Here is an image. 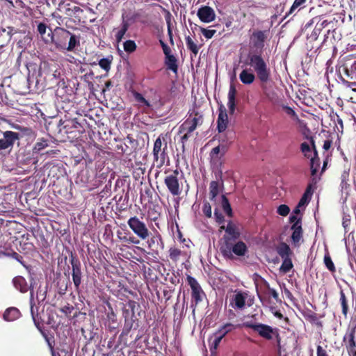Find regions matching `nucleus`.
<instances>
[{
    "instance_id": "5",
    "label": "nucleus",
    "mask_w": 356,
    "mask_h": 356,
    "mask_svg": "<svg viewBox=\"0 0 356 356\" xmlns=\"http://www.w3.org/2000/svg\"><path fill=\"white\" fill-rule=\"evenodd\" d=\"M220 250L222 256L228 259H233L234 254L238 257H243L248 252L247 245L242 241H239L234 244L226 241L224 245H221Z\"/></svg>"
},
{
    "instance_id": "50",
    "label": "nucleus",
    "mask_w": 356,
    "mask_h": 356,
    "mask_svg": "<svg viewBox=\"0 0 356 356\" xmlns=\"http://www.w3.org/2000/svg\"><path fill=\"white\" fill-rule=\"evenodd\" d=\"M349 175H350V169H346L344 170L341 175V187L343 189H346L349 184H348V181L349 180Z\"/></svg>"
},
{
    "instance_id": "61",
    "label": "nucleus",
    "mask_w": 356,
    "mask_h": 356,
    "mask_svg": "<svg viewBox=\"0 0 356 356\" xmlns=\"http://www.w3.org/2000/svg\"><path fill=\"white\" fill-rule=\"evenodd\" d=\"M118 149H121L122 153L127 155H131L134 151V149L129 147L126 143H124V145H118Z\"/></svg>"
},
{
    "instance_id": "49",
    "label": "nucleus",
    "mask_w": 356,
    "mask_h": 356,
    "mask_svg": "<svg viewBox=\"0 0 356 356\" xmlns=\"http://www.w3.org/2000/svg\"><path fill=\"white\" fill-rule=\"evenodd\" d=\"M343 71L348 77L353 78V76H356V60L353 62L350 66L346 63L343 67Z\"/></svg>"
},
{
    "instance_id": "19",
    "label": "nucleus",
    "mask_w": 356,
    "mask_h": 356,
    "mask_svg": "<svg viewBox=\"0 0 356 356\" xmlns=\"http://www.w3.org/2000/svg\"><path fill=\"white\" fill-rule=\"evenodd\" d=\"M130 26L131 23L129 22V19L122 14L120 26L118 28L113 29V31L115 32V40L117 43H120L122 40Z\"/></svg>"
},
{
    "instance_id": "48",
    "label": "nucleus",
    "mask_w": 356,
    "mask_h": 356,
    "mask_svg": "<svg viewBox=\"0 0 356 356\" xmlns=\"http://www.w3.org/2000/svg\"><path fill=\"white\" fill-rule=\"evenodd\" d=\"M324 264L326 266V268L331 272V273H335L336 272V267L332 260V258L330 255V253L327 251L326 253L324 255L323 259Z\"/></svg>"
},
{
    "instance_id": "44",
    "label": "nucleus",
    "mask_w": 356,
    "mask_h": 356,
    "mask_svg": "<svg viewBox=\"0 0 356 356\" xmlns=\"http://www.w3.org/2000/svg\"><path fill=\"white\" fill-rule=\"evenodd\" d=\"M293 267L291 257L283 258L282 264L280 268V270L284 273H289Z\"/></svg>"
},
{
    "instance_id": "20",
    "label": "nucleus",
    "mask_w": 356,
    "mask_h": 356,
    "mask_svg": "<svg viewBox=\"0 0 356 356\" xmlns=\"http://www.w3.org/2000/svg\"><path fill=\"white\" fill-rule=\"evenodd\" d=\"M265 289H264L263 294H259V298L261 302L264 304L265 302L270 303V297H273L276 302L280 301L279 298L278 293L274 289L270 287L269 284L264 280Z\"/></svg>"
},
{
    "instance_id": "53",
    "label": "nucleus",
    "mask_w": 356,
    "mask_h": 356,
    "mask_svg": "<svg viewBox=\"0 0 356 356\" xmlns=\"http://www.w3.org/2000/svg\"><path fill=\"white\" fill-rule=\"evenodd\" d=\"M124 50L128 54L134 52L137 49V45L135 41L131 40H126L123 44Z\"/></svg>"
},
{
    "instance_id": "28",
    "label": "nucleus",
    "mask_w": 356,
    "mask_h": 356,
    "mask_svg": "<svg viewBox=\"0 0 356 356\" xmlns=\"http://www.w3.org/2000/svg\"><path fill=\"white\" fill-rule=\"evenodd\" d=\"M15 288L21 293H26L30 289L26 280L22 276H16L13 280Z\"/></svg>"
},
{
    "instance_id": "31",
    "label": "nucleus",
    "mask_w": 356,
    "mask_h": 356,
    "mask_svg": "<svg viewBox=\"0 0 356 356\" xmlns=\"http://www.w3.org/2000/svg\"><path fill=\"white\" fill-rule=\"evenodd\" d=\"M276 251L282 259L291 257L293 255V252L289 245L284 242H281L278 244L276 247Z\"/></svg>"
},
{
    "instance_id": "47",
    "label": "nucleus",
    "mask_w": 356,
    "mask_h": 356,
    "mask_svg": "<svg viewBox=\"0 0 356 356\" xmlns=\"http://www.w3.org/2000/svg\"><path fill=\"white\" fill-rule=\"evenodd\" d=\"M159 242L163 243L161 235L158 232L147 241L149 248H157Z\"/></svg>"
},
{
    "instance_id": "11",
    "label": "nucleus",
    "mask_w": 356,
    "mask_h": 356,
    "mask_svg": "<svg viewBox=\"0 0 356 356\" xmlns=\"http://www.w3.org/2000/svg\"><path fill=\"white\" fill-rule=\"evenodd\" d=\"M269 30H254L250 36V40L252 47L255 49H262L269 35Z\"/></svg>"
},
{
    "instance_id": "8",
    "label": "nucleus",
    "mask_w": 356,
    "mask_h": 356,
    "mask_svg": "<svg viewBox=\"0 0 356 356\" xmlns=\"http://www.w3.org/2000/svg\"><path fill=\"white\" fill-rule=\"evenodd\" d=\"M70 257L72 269V281L75 287V291L79 292L82 281L81 264L76 254L72 251L70 252Z\"/></svg>"
},
{
    "instance_id": "9",
    "label": "nucleus",
    "mask_w": 356,
    "mask_h": 356,
    "mask_svg": "<svg viewBox=\"0 0 356 356\" xmlns=\"http://www.w3.org/2000/svg\"><path fill=\"white\" fill-rule=\"evenodd\" d=\"M356 325L348 328L343 337V342L349 356L356 355Z\"/></svg>"
},
{
    "instance_id": "38",
    "label": "nucleus",
    "mask_w": 356,
    "mask_h": 356,
    "mask_svg": "<svg viewBox=\"0 0 356 356\" xmlns=\"http://www.w3.org/2000/svg\"><path fill=\"white\" fill-rule=\"evenodd\" d=\"M224 337L221 334H218V332L216 331L214 333L213 337L209 339L210 351L211 353H214L217 350L220 341Z\"/></svg>"
},
{
    "instance_id": "16",
    "label": "nucleus",
    "mask_w": 356,
    "mask_h": 356,
    "mask_svg": "<svg viewBox=\"0 0 356 356\" xmlns=\"http://www.w3.org/2000/svg\"><path fill=\"white\" fill-rule=\"evenodd\" d=\"M47 131L49 134L54 136H64L63 134V121L57 118H53L46 124Z\"/></svg>"
},
{
    "instance_id": "37",
    "label": "nucleus",
    "mask_w": 356,
    "mask_h": 356,
    "mask_svg": "<svg viewBox=\"0 0 356 356\" xmlns=\"http://www.w3.org/2000/svg\"><path fill=\"white\" fill-rule=\"evenodd\" d=\"M306 1L307 0H295L289 10L286 13L284 19H286L290 15H296L297 13V12H296V10L299 11L303 8L305 7L304 4L305 3Z\"/></svg>"
},
{
    "instance_id": "59",
    "label": "nucleus",
    "mask_w": 356,
    "mask_h": 356,
    "mask_svg": "<svg viewBox=\"0 0 356 356\" xmlns=\"http://www.w3.org/2000/svg\"><path fill=\"white\" fill-rule=\"evenodd\" d=\"M277 212L282 216H286L290 212V209L286 204H281L278 207Z\"/></svg>"
},
{
    "instance_id": "17",
    "label": "nucleus",
    "mask_w": 356,
    "mask_h": 356,
    "mask_svg": "<svg viewBox=\"0 0 356 356\" xmlns=\"http://www.w3.org/2000/svg\"><path fill=\"white\" fill-rule=\"evenodd\" d=\"M197 16L204 23H210L216 19L214 10L208 6H201L197 10Z\"/></svg>"
},
{
    "instance_id": "4",
    "label": "nucleus",
    "mask_w": 356,
    "mask_h": 356,
    "mask_svg": "<svg viewBox=\"0 0 356 356\" xmlns=\"http://www.w3.org/2000/svg\"><path fill=\"white\" fill-rule=\"evenodd\" d=\"M49 29L50 32L48 33L49 38L47 39L46 42H51L56 49L65 51L71 32L60 26H56L54 31L51 28Z\"/></svg>"
},
{
    "instance_id": "3",
    "label": "nucleus",
    "mask_w": 356,
    "mask_h": 356,
    "mask_svg": "<svg viewBox=\"0 0 356 356\" xmlns=\"http://www.w3.org/2000/svg\"><path fill=\"white\" fill-rule=\"evenodd\" d=\"M168 143L163 134L159 135L156 139L153 147L154 164L157 168H161L168 158Z\"/></svg>"
},
{
    "instance_id": "63",
    "label": "nucleus",
    "mask_w": 356,
    "mask_h": 356,
    "mask_svg": "<svg viewBox=\"0 0 356 356\" xmlns=\"http://www.w3.org/2000/svg\"><path fill=\"white\" fill-rule=\"evenodd\" d=\"M202 211L207 218L211 217V206L209 202H205L203 205Z\"/></svg>"
},
{
    "instance_id": "43",
    "label": "nucleus",
    "mask_w": 356,
    "mask_h": 356,
    "mask_svg": "<svg viewBox=\"0 0 356 356\" xmlns=\"http://www.w3.org/2000/svg\"><path fill=\"white\" fill-rule=\"evenodd\" d=\"M185 40L188 49L190 50L194 54V56H196L199 52V47L197 44L189 35L186 36Z\"/></svg>"
},
{
    "instance_id": "6",
    "label": "nucleus",
    "mask_w": 356,
    "mask_h": 356,
    "mask_svg": "<svg viewBox=\"0 0 356 356\" xmlns=\"http://www.w3.org/2000/svg\"><path fill=\"white\" fill-rule=\"evenodd\" d=\"M168 172L169 170L165 171L166 175L164 178V184L172 196H179L181 193V183L179 179V172L176 169L169 174Z\"/></svg>"
},
{
    "instance_id": "36",
    "label": "nucleus",
    "mask_w": 356,
    "mask_h": 356,
    "mask_svg": "<svg viewBox=\"0 0 356 356\" xmlns=\"http://www.w3.org/2000/svg\"><path fill=\"white\" fill-rule=\"evenodd\" d=\"M165 65L168 70H171L175 74L178 72L177 59L174 55H170L165 58Z\"/></svg>"
},
{
    "instance_id": "22",
    "label": "nucleus",
    "mask_w": 356,
    "mask_h": 356,
    "mask_svg": "<svg viewBox=\"0 0 356 356\" xmlns=\"http://www.w3.org/2000/svg\"><path fill=\"white\" fill-rule=\"evenodd\" d=\"M108 308L110 311L106 313L104 324L109 331L113 332L118 328L119 323L117 318V315L114 312L113 308L110 305L108 306Z\"/></svg>"
},
{
    "instance_id": "60",
    "label": "nucleus",
    "mask_w": 356,
    "mask_h": 356,
    "mask_svg": "<svg viewBox=\"0 0 356 356\" xmlns=\"http://www.w3.org/2000/svg\"><path fill=\"white\" fill-rule=\"evenodd\" d=\"M306 138L307 140H309L311 143L310 147L312 149V152H313V153H314V156L312 158H316V159H317L318 160V152L316 150V147L315 145V141H314V137L313 136H306Z\"/></svg>"
},
{
    "instance_id": "12",
    "label": "nucleus",
    "mask_w": 356,
    "mask_h": 356,
    "mask_svg": "<svg viewBox=\"0 0 356 356\" xmlns=\"http://www.w3.org/2000/svg\"><path fill=\"white\" fill-rule=\"evenodd\" d=\"M84 129L81 124L78 121L77 118L68 119L63 121V134H74L72 138L76 136V134L79 135L83 133Z\"/></svg>"
},
{
    "instance_id": "13",
    "label": "nucleus",
    "mask_w": 356,
    "mask_h": 356,
    "mask_svg": "<svg viewBox=\"0 0 356 356\" xmlns=\"http://www.w3.org/2000/svg\"><path fill=\"white\" fill-rule=\"evenodd\" d=\"M3 138H0V151L7 149H11L15 142L19 139V134L12 131L3 133Z\"/></svg>"
},
{
    "instance_id": "23",
    "label": "nucleus",
    "mask_w": 356,
    "mask_h": 356,
    "mask_svg": "<svg viewBox=\"0 0 356 356\" xmlns=\"http://www.w3.org/2000/svg\"><path fill=\"white\" fill-rule=\"evenodd\" d=\"M248 293L242 291H238L233 296L230 302V305L236 309H241L245 305V300L247 299Z\"/></svg>"
},
{
    "instance_id": "30",
    "label": "nucleus",
    "mask_w": 356,
    "mask_h": 356,
    "mask_svg": "<svg viewBox=\"0 0 356 356\" xmlns=\"http://www.w3.org/2000/svg\"><path fill=\"white\" fill-rule=\"evenodd\" d=\"M117 236L120 241L129 244L138 245L140 243L139 239L131 235L129 232H122L118 230L117 232Z\"/></svg>"
},
{
    "instance_id": "39",
    "label": "nucleus",
    "mask_w": 356,
    "mask_h": 356,
    "mask_svg": "<svg viewBox=\"0 0 356 356\" xmlns=\"http://www.w3.org/2000/svg\"><path fill=\"white\" fill-rule=\"evenodd\" d=\"M312 194H313V190H312V184H309L298 202V207H303L305 204H308V202H309V199L311 198Z\"/></svg>"
},
{
    "instance_id": "52",
    "label": "nucleus",
    "mask_w": 356,
    "mask_h": 356,
    "mask_svg": "<svg viewBox=\"0 0 356 356\" xmlns=\"http://www.w3.org/2000/svg\"><path fill=\"white\" fill-rule=\"evenodd\" d=\"M340 302L342 307V314L346 317L348 312V300L345 293L342 290L340 291Z\"/></svg>"
},
{
    "instance_id": "41",
    "label": "nucleus",
    "mask_w": 356,
    "mask_h": 356,
    "mask_svg": "<svg viewBox=\"0 0 356 356\" xmlns=\"http://www.w3.org/2000/svg\"><path fill=\"white\" fill-rule=\"evenodd\" d=\"M72 8V5L70 3L67 2L65 0H60L58 5V10L61 13H63L68 17H72V13H70V10Z\"/></svg>"
},
{
    "instance_id": "58",
    "label": "nucleus",
    "mask_w": 356,
    "mask_h": 356,
    "mask_svg": "<svg viewBox=\"0 0 356 356\" xmlns=\"http://www.w3.org/2000/svg\"><path fill=\"white\" fill-rule=\"evenodd\" d=\"M200 30L202 35L207 38V39H211L213 37L215 33H216V31L214 29H207L203 27H200Z\"/></svg>"
},
{
    "instance_id": "29",
    "label": "nucleus",
    "mask_w": 356,
    "mask_h": 356,
    "mask_svg": "<svg viewBox=\"0 0 356 356\" xmlns=\"http://www.w3.org/2000/svg\"><path fill=\"white\" fill-rule=\"evenodd\" d=\"M21 316L20 311L14 307L6 309L3 314V318L6 321H14Z\"/></svg>"
},
{
    "instance_id": "2",
    "label": "nucleus",
    "mask_w": 356,
    "mask_h": 356,
    "mask_svg": "<svg viewBox=\"0 0 356 356\" xmlns=\"http://www.w3.org/2000/svg\"><path fill=\"white\" fill-rule=\"evenodd\" d=\"M243 326L246 328H250L258 334L266 339L271 340L273 337L276 339L277 346L279 349L281 348V337L279 334L278 328H273L271 326L263 323H255L252 321H246L243 323Z\"/></svg>"
},
{
    "instance_id": "35",
    "label": "nucleus",
    "mask_w": 356,
    "mask_h": 356,
    "mask_svg": "<svg viewBox=\"0 0 356 356\" xmlns=\"http://www.w3.org/2000/svg\"><path fill=\"white\" fill-rule=\"evenodd\" d=\"M239 79L243 84L250 85L254 81L256 76L253 72L243 70L239 74Z\"/></svg>"
},
{
    "instance_id": "7",
    "label": "nucleus",
    "mask_w": 356,
    "mask_h": 356,
    "mask_svg": "<svg viewBox=\"0 0 356 356\" xmlns=\"http://www.w3.org/2000/svg\"><path fill=\"white\" fill-rule=\"evenodd\" d=\"M127 224L131 231L141 240H145L149 236L150 232L146 224L137 216L131 217Z\"/></svg>"
},
{
    "instance_id": "40",
    "label": "nucleus",
    "mask_w": 356,
    "mask_h": 356,
    "mask_svg": "<svg viewBox=\"0 0 356 356\" xmlns=\"http://www.w3.org/2000/svg\"><path fill=\"white\" fill-rule=\"evenodd\" d=\"M304 317L306 320L309 321L312 323L315 324L318 327H322L323 323L321 321H320L318 318L317 314L309 310L308 312L303 314Z\"/></svg>"
},
{
    "instance_id": "27",
    "label": "nucleus",
    "mask_w": 356,
    "mask_h": 356,
    "mask_svg": "<svg viewBox=\"0 0 356 356\" xmlns=\"http://www.w3.org/2000/svg\"><path fill=\"white\" fill-rule=\"evenodd\" d=\"M186 120L189 121L190 125L195 130L198 126L203 124L204 119L200 113L193 109Z\"/></svg>"
},
{
    "instance_id": "33",
    "label": "nucleus",
    "mask_w": 356,
    "mask_h": 356,
    "mask_svg": "<svg viewBox=\"0 0 356 356\" xmlns=\"http://www.w3.org/2000/svg\"><path fill=\"white\" fill-rule=\"evenodd\" d=\"M225 230V232L229 234L233 240H236L240 236V232L237 229L235 224H234L232 221H229L227 226H222L220 227Z\"/></svg>"
},
{
    "instance_id": "24",
    "label": "nucleus",
    "mask_w": 356,
    "mask_h": 356,
    "mask_svg": "<svg viewBox=\"0 0 356 356\" xmlns=\"http://www.w3.org/2000/svg\"><path fill=\"white\" fill-rule=\"evenodd\" d=\"M227 149V145L225 144H220L213 148L209 154L211 162L217 163L225 154Z\"/></svg>"
},
{
    "instance_id": "54",
    "label": "nucleus",
    "mask_w": 356,
    "mask_h": 356,
    "mask_svg": "<svg viewBox=\"0 0 356 356\" xmlns=\"http://www.w3.org/2000/svg\"><path fill=\"white\" fill-rule=\"evenodd\" d=\"M300 151L306 158L311 159L313 157L311 147L307 143L304 142L301 143Z\"/></svg>"
},
{
    "instance_id": "25",
    "label": "nucleus",
    "mask_w": 356,
    "mask_h": 356,
    "mask_svg": "<svg viewBox=\"0 0 356 356\" xmlns=\"http://www.w3.org/2000/svg\"><path fill=\"white\" fill-rule=\"evenodd\" d=\"M330 24L327 20H323L322 22H317L316 24L313 29L312 32L309 35L307 34V38L311 41H316L322 31Z\"/></svg>"
},
{
    "instance_id": "46",
    "label": "nucleus",
    "mask_w": 356,
    "mask_h": 356,
    "mask_svg": "<svg viewBox=\"0 0 356 356\" xmlns=\"http://www.w3.org/2000/svg\"><path fill=\"white\" fill-rule=\"evenodd\" d=\"M222 208L224 212L229 216H233L232 209L231 207L229 200L227 198L225 195H222Z\"/></svg>"
},
{
    "instance_id": "42",
    "label": "nucleus",
    "mask_w": 356,
    "mask_h": 356,
    "mask_svg": "<svg viewBox=\"0 0 356 356\" xmlns=\"http://www.w3.org/2000/svg\"><path fill=\"white\" fill-rule=\"evenodd\" d=\"M219 193V184L216 181H211L209 184V198L211 201L215 200Z\"/></svg>"
},
{
    "instance_id": "15",
    "label": "nucleus",
    "mask_w": 356,
    "mask_h": 356,
    "mask_svg": "<svg viewBox=\"0 0 356 356\" xmlns=\"http://www.w3.org/2000/svg\"><path fill=\"white\" fill-rule=\"evenodd\" d=\"M292 234L291 236V238L292 243L295 247H299L301 242L303 241V229L302 227V220L301 218L295 222L291 227Z\"/></svg>"
},
{
    "instance_id": "18",
    "label": "nucleus",
    "mask_w": 356,
    "mask_h": 356,
    "mask_svg": "<svg viewBox=\"0 0 356 356\" xmlns=\"http://www.w3.org/2000/svg\"><path fill=\"white\" fill-rule=\"evenodd\" d=\"M194 129L190 125L189 121L185 120L179 127L178 135L180 136V143L182 144L183 150L185 148V144L191 137V133L194 131Z\"/></svg>"
},
{
    "instance_id": "10",
    "label": "nucleus",
    "mask_w": 356,
    "mask_h": 356,
    "mask_svg": "<svg viewBox=\"0 0 356 356\" xmlns=\"http://www.w3.org/2000/svg\"><path fill=\"white\" fill-rule=\"evenodd\" d=\"M187 282L188 285L191 289V297L193 300H194L195 305L193 307V312H194L195 310V307L197 304L202 301V298L205 296L204 291L202 290L201 286L197 282L196 279L194 277L188 275Z\"/></svg>"
},
{
    "instance_id": "62",
    "label": "nucleus",
    "mask_w": 356,
    "mask_h": 356,
    "mask_svg": "<svg viewBox=\"0 0 356 356\" xmlns=\"http://www.w3.org/2000/svg\"><path fill=\"white\" fill-rule=\"evenodd\" d=\"M47 25L43 23V22H40L38 25V28H37V30H38V32L40 33V35H41V37L46 41L47 39H44V35L46 33V31H47Z\"/></svg>"
},
{
    "instance_id": "51",
    "label": "nucleus",
    "mask_w": 356,
    "mask_h": 356,
    "mask_svg": "<svg viewBox=\"0 0 356 356\" xmlns=\"http://www.w3.org/2000/svg\"><path fill=\"white\" fill-rule=\"evenodd\" d=\"M183 254L184 252L177 248H170L169 250V257L175 262H177Z\"/></svg>"
},
{
    "instance_id": "26",
    "label": "nucleus",
    "mask_w": 356,
    "mask_h": 356,
    "mask_svg": "<svg viewBox=\"0 0 356 356\" xmlns=\"http://www.w3.org/2000/svg\"><path fill=\"white\" fill-rule=\"evenodd\" d=\"M237 90L234 83H231L228 92V102L227 106L229 108V113L232 115L234 113L236 109V97Z\"/></svg>"
},
{
    "instance_id": "45",
    "label": "nucleus",
    "mask_w": 356,
    "mask_h": 356,
    "mask_svg": "<svg viewBox=\"0 0 356 356\" xmlns=\"http://www.w3.org/2000/svg\"><path fill=\"white\" fill-rule=\"evenodd\" d=\"M238 326V325H237L228 323L221 326L217 331L218 332V334H221L225 337L227 334L237 328Z\"/></svg>"
},
{
    "instance_id": "21",
    "label": "nucleus",
    "mask_w": 356,
    "mask_h": 356,
    "mask_svg": "<svg viewBox=\"0 0 356 356\" xmlns=\"http://www.w3.org/2000/svg\"><path fill=\"white\" fill-rule=\"evenodd\" d=\"M218 116L217 119V129L218 132L222 133L227 129L228 124V116L227 111L223 104H220L218 108Z\"/></svg>"
},
{
    "instance_id": "14",
    "label": "nucleus",
    "mask_w": 356,
    "mask_h": 356,
    "mask_svg": "<svg viewBox=\"0 0 356 356\" xmlns=\"http://www.w3.org/2000/svg\"><path fill=\"white\" fill-rule=\"evenodd\" d=\"M124 325L122 331V335H127L132 329H137L138 327V320L136 316L130 315L129 309H123Z\"/></svg>"
},
{
    "instance_id": "57",
    "label": "nucleus",
    "mask_w": 356,
    "mask_h": 356,
    "mask_svg": "<svg viewBox=\"0 0 356 356\" xmlns=\"http://www.w3.org/2000/svg\"><path fill=\"white\" fill-rule=\"evenodd\" d=\"M165 19L166 21V24L168 26V35L170 37L173 36L172 34V30L171 28L172 26V15L170 13V11L165 10Z\"/></svg>"
},
{
    "instance_id": "34",
    "label": "nucleus",
    "mask_w": 356,
    "mask_h": 356,
    "mask_svg": "<svg viewBox=\"0 0 356 356\" xmlns=\"http://www.w3.org/2000/svg\"><path fill=\"white\" fill-rule=\"evenodd\" d=\"M80 35H76L72 33H71L70 36L68 39V43L66 45V48L65 51H72L76 47L80 46Z\"/></svg>"
},
{
    "instance_id": "1",
    "label": "nucleus",
    "mask_w": 356,
    "mask_h": 356,
    "mask_svg": "<svg viewBox=\"0 0 356 356\" xmlns=\"http://www.w3.org/2000/svg\"><path fill=\"white\" fill-rule=\"evenodd\" d=\"M247 64L252 67L254 72L256 73L257 78L262 83L261 88L266 97L272 103H275V94L269 92L266 90V86L264 85L270 81L271 76V70L268 65V61L264 59L261 54H249L248 56Z\"/></svg>"
},
{
    "instance_id": "55",
    "label": "nucleus",
    "mask_w": 356,
    "mask_h": 356,
    "mask_svg": "<svg viewBox=\"0 0 356 356\" xmlns=\"http://www.w3.org/2000/svg\"><path fill=\"white\" fill-rule=\"evenodd\" d=\"M112 63V56L111 58H104L99 60V65L100 67L105 71L108 72L111 69V65Z\"/></svg>"
},
{
    "instance_id": "32",
    "label": "nucleus",
    "mask_w": 356,
    "mask_h": 356,
    "mask_svg": "<svg viewBox=\"0 0 356 356\" xmlns=\"http://www.w3.org/2000/svg\"><path fill=\"white\" fill-rule=\"evenodd\" d=\"M50 66L47 62H43L40 67L39 73L40 76L44 75V78H47V76H54V78H57L60 75V72H57V70H49Z\"/></svg>"
},
{
    "instance_id": "56",
    "label": "nucleus",
    "mask_w": 356,
    "mask_h": 356,
    "mask_svg": "<svg viewBox=\"0 0 356 356\" xmlns=\"http://www.w3.org/2000/svg\"><path fill=\"white\" fill-rule=\"evenodd\" d=\"M48 146V140L44 138H40L35 143L33 150L35 152H39Z\"/></svg>"
},
{
    "instance_id": "64",
    "label": "nucleus",
    "mask_w": 356,
    "mask_h": 356,
    "mask_svg": "<svg viewBox=\"0 0 356 356\" xmlns=\"http://www.w3.org/2000/svg\"><path fill=\"white\" fill-rule=\"evenodd\" d=\"M74 310V307L70 305V304H67V305L64 306L63 307L61 308L60 311L65 314L67 316H71V314L72 312Z\"/></svg>"
}]
</instances>
